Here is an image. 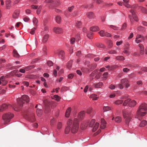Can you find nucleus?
<instances>
[{
	"mask_svg": "<svg viewBox=\"0 0 147 147\" xmlns=\"http://www.w3.org/2000/svg\"><path fill=\"white\" fill-rule=\"evenodd\" d=\"M71 110V107H69L67 109L65 113V116L66 117L68 118L69 116Z\"/></svg>",
	"mask_w": 147,
	"mask_h": 147,
	"instance_id": "14",
	"label": "nucleus"
},
{
	"mask_svg": "<svg viewBox=\"0 0 147 147\" xmlns=\"http://www.w3.org/2000/svg\"><path fill=\"white\" fill-rule=\"evenodd\" d=\"M118 87L120 89H122L123 88V85L121 84H119L117 85Z\"/></svg>",
	"mask_w": 147,
	"mask_h": 147,
	"instance_id": "58",
	"label": "nucleus"
},
{
	"mask_svg": "<svg viewBox=\"0 0 147 147\" xmlns=\"http://www.w3.org/2000/svg\"><path fill=\"white\" fill-rule=\"evenodd\" d=\"M99 125V124L98 122H96L94 125L93 128V131L94 132L98 128Z\"/></svg>",
	"mask_w": 147,
	"mask_h": 147,
	"instance_id": "25",
	"label": "nucleus"
},
{
	"mask_svg": "<svg viewBox=\"0 0 147 147\" xmlns=\"http://www.w3.org/2000/svg\"><path fill=\"white\" fill-rule=\"evenodd\" d=\"M123 102V100H117L114 102V104L116 105H119L122 104Z\"/></svg>",
	"mask_w": 147,
	"mask_h": 147,
	"instance_id": "36",
	"label": "nucleus"
},
{
	"mask_svg": "<svg viewBox=\"0 0 147 147\" xmlns=\"http://www.w3.org/2000/svg\"><path fill=\"white\" fill-rule=\"evenodd\" d=\"M130 101V98H128L126 100H125L123 103V105L124 106H126L127 104L128 105L129 103V102Z\"/></svg>",
	"mask_w": 147,
	"mask_h": 147,
	"instance_id": "37",
	"label": "nucleus"
},
{
	"mask_svg": "<svg viewBox=\"0 0 147 147\" xmlns=\"http://www.w3.org/2000/svg\"><path fill=\"white\" fill-rule=\"evenodd\" d=\"M35 67V66L34 65H32L25 67V69L26 71H28L29 70L33 69Z\"/></svg>",
	"mask_w": 147,
	"mask_h": 147,
	"instance_id": "28",
	"label": "nucleus"
},
{
	"mask_svg": "<svg viewBox=\"0 0 147 147\" xmlns=\"http://www.w3.org/2000/svg\"><path fill=\"white\" fill-rule=\"evenodd\" d=\"M137 29L139 31H143L145 30V28L144 27L142 26H139L137 27Z\"/></svg>",
	"mask_w": 147,
	"mask_h": 147,
	"instance_id": "44",
	"label": "nucleus"
},
{
	"mask_svg": "<svg viewBox=\"0 0 147 147\" xmlns=\"http://www.w3.org/2000/svg\"><path fill=\"white\" fill-rule=\"evenodd\" d=\"M95 119H92L91 120V121L89 123V126L90 127H92L94 125V124L95 123Z\"/></svg>",
	"mask_w": 147,
	"mask_h": 147,
	"instance_id": "35",
	"label": "nucleus"
},
{
	"mask_svg": "<svg viewBox=\"0 0 147 147\" xmlns=\"http://www.w3.org/2000/svg\"><path fill=\"white\" fill-rule=\"evenodd\" d=\"M31 8L33 9H37L38 8V6L37 5H32L31 6Z\"/></svg>",
	"mask_w": 147,
	"mask_h": 147,
	"instance_id": "56",
	"label": "nucleus"
},
{
	"mask_svg": "<svg viewBox=\"0 0 147 147\" xmlns=\"http://www.w3.org/2000/svg\"><path fill=\"white\" fill-rule=\"evenodd\" d=\"M138 46L140 48V53L141 55H143L144 53V48L143 45L142 44H139Z\"/></svg>",
	"mask_w": 147,
	"mask_h": 147,
	"instance_id": "17",
	"label": "nucleus"
},
{
	"mask_svg": "<svg viewBox=\"0 0 147 147\" xmlns=\"http://www.w3.org/2000/svg\"><path fill=\"white\" fill-rule=\"evenodd\" d=\"M139 9L141 10L142 12L147 14V9L142 6L139 7Z\"/></svg>",
	"mask_w": 147,
	"mask_h": 147,
	"instance_id": "39",
	"label": "nucleus"
},
{
	"mask_svg": "<svg viewBox=\"0 0 147 147\" xmlns=\"http://www.w3.org/2000/svg\"><path fill=\"white\" fill-rule=\"evenodd\" d=\"M53 31L56 34H59L63 33V29L59 27H55L53 28Z\"/></svg>",
	"mask_w": 147,
	"mask_h": 147,
	"instance_id": "9",
	"label": "nucleus"
},
{
	"mask_svg": "<svg viewBox=\"0 0 147 147\" xmlns=\"http://www.w3.org/2000/svg\"><path fill=\"white\" fill-rule=\"evenodd\" d=\"M11 74L14 75L15 76L18 77H20L22 76V74L20 73H19L18 71L17 70H15L11 71V73H10V75Z\"/></svg>",
	"mask_w": 147,
	"mask_h": 147,
	"instance_id": "10",
	"label": "nucleus"
},
{
	"mask_svg": "<svg viewBox=\"0 0 147 147\" xmlns=\"http://www.w3.org/2000/svg\"><path fill=\"white\" fill-rule=\"evenodd\" d=\"M116 59L118 60H123L124 59V58L123 56H119L116 57Z\"/></svg>",
	"mask_w": 147,
	"mask_h": 147,
	"instance_id": "42",
	"label": "nucleus"
},
{
	"mask_svg": "<svg viewBox=\"0 0 147 147\" xmlns=\"http://www.w3.org/2000/svg\"><path fill=\"white\" fill-rule=\"evenodd\" d=\"M75 39L76 41H79L81 39L80 36L79 34H77L75 36Z\"/></svg>",
	"mask_w": 147,
	"mask_h": 147,
	"instance_id": "47",
	"label": "nucleus"
},
{
	"mask_svg": "<svg viewBox=\"0 0 147 147\" xmlns=\"http://www.w3.org/2000/svg\"><path fill=\"white\" fill-rule=\"evenodd\" d=\"M18 104L16 107H15L14 109L16 111H19L22 109L23 104L24 102L27 103H28L30 101V99L28 96L26 95H24L22 96L21 98H18L17 99Z\"/></svg>",
	"mask_w": 147,
	"mask_h": 147,
	"instance_id": "2",
	"label": "nucleus"
},
{
	"mask_svg": "<svg viewBox=\"0 0 147 147\" xmlns=\"http://www.w3.org/2000/svg\"><path fill=\"white\" fill-rule=\"evenodd\" d=\"M136 102L134 100H131L130 99V101L129 103L128 106L130 107H134L136 104Z\"/></svg>",
	"mask_w": 147,
	"mask_h": 147,
	"instance_id": "13",
	"label": "nucleus"
},
{
	"mask_svg": "<svg viewBox=\"0 0 147 147\" xmlns=\"http://www.w3.org/2000/svg\"><path fill=\"white\" fill-rule=\"evenodd\" d=\"M26 70H25V68L24 69H21L19 70V71L22 73H24L26 72Z\"/></svg>",
	"mask_w": 147,
	"mask_h": 147,
	"instance_id": "62",
	"label": "nucleus"
},
{
	"mask_svg": "<svg viewBox=\"0 0 147 147\" xmlns=\"http://www.w3.org/2000/svg\"><path fill=\"white\" fill-rule=\"evenodd\" d=\"M47 65L49 67H51L53 66V63L52 62L50 61H48L47 62Z\"/></svg>",
	"mask_w": 147,
	"mask_h": 147,
	"instance_id": "52",
	"label": "nucleus"
},
{
	"mask_svg": "<svg viewBox=\"0 0 147 147\" xmlns=\"http://www.w3.org/2000/svg\"><path fill=\"white\" fill-rule=\"evenodd\" d=\"M74 76V75L72 74H69L68 76V78L69 79H72Z\"/></svg>",
	"mask_w": 147,
	"mask_h": 147,
	"instance_id": "59",
	"label": "nucleus"
},
{
	"mask_svg": "<svg viewBox=\"0 0 147 147\" xmlns=\"http://www.w3.org/2000/svg\"><path fill=\"white\" fill-rule=\"evenodd\" d=\"M53 99L55 100H56L57 101H59L60 99L61 98L57 95H55L53 96Z\"/></svg>",
	"mask_w": 147,
	"mask_h": 147,
	"instance_id": "34",
	"label": "nucleus"
},
{
	"mask_svg": "<svg viewBox=\"0 0 147 147\" xmlns=\"http://www.w3.org/2000/svg\"><path fill=\"white\" fill-rule=\"evenodd\" d=\"M55 54H58L59 57L62 60H64L65 58V53L62 50H57L55 52Z\"/></svg>",
	"mask_w": 147,
	"mask_h": 147,
	"instance_id": "5",
	"label": "nucleus"
},
{
	"mask_svg": "<svg viewBox=\"0 0 147 147\" xmlns=\"http://www.w3.org/2000/svg\"><path fill=\"white\" fill-rule=\"evenodd\" d=\"M108 44L109 48H111L113 46L112 41L110 40H109L108 41Z\"/></svg>",
	"mask_w": 147,
	"mask_h": 147,
	"instance_id": "43",
	"label": "nucleus"
},
{
	"mask_svg": "<svg viewBox=\"0 0 147 147\" xmlns=\"http://www.w3.org/2000/svg\"><path fill=\"white\" fill-rule=\"evenodd\" d=\"M121 83L124 85L126 88H128L130 86L129 81L126 78L122 79Z\"/></svg>",
	"mask_w": 147,
	"mask_h": 147,
	"instance_id": "7",
	"label": "nucleus"
},
{
	"mask_svg": "<svg viewBox=\"0 0 147 147\" xmlns=\"http://www.w3.org/2000/svg\"><path fill=\"white\" fill-rule=\"evenodd\" d=\"M92 111V108L90 107L86 111V113L88 114H90Z\"/></svg>",
	"mask_w": 147,
	"mask_h": 147,
	"instance_id": "48",
	"label": "nucleus"
},
{
	"mask_svg": "<svg viewBox=\"0 0 147 147\" xmlns=\"http://www.w3.org/2000/svg\"><path fill=\"white\" fill-rule=\"evenodd\" d=\"M74 7V5H72L71 7H69L68 8V10L69 11L71 12Z\"/></svg>",
	"mask_w": 147,
	"mask_h": 147,
	"instance_id": "50",
	"label": "nucleus"
},
{
	"mask_svg": "<svg viewBox=\"0 0 147 147\" xmlns=\"http://www.w3.org/2000/svg\"><path fill=\"white\" fill-rule=\"evenodd\" d=\"M49 38V35L48 34H46L43 37L42 40V42L44 43H46L47 41Z\"/></svg>",
	"mask_w": 147,
	"mask_h": 147,
	"instance_id": "22",
	"label": "nucleus"
},
{
	"mask_svg": "<svg viewBox=\"0 0 147 147\" xmlns=\"http://www.w3.org/2000/svg\"><path fill=\"white\" fill-rule=\"evenodd\" d=\"M99 33L101 36L103 37L104 36H105V32L103 30H101L99 32Z\"/></svg>",
	"mask_w": 147,
	"mask_h": 147,
	"instance_id": "46",
	"label": "nucleus"
},
{
	"mask_svg": "<svg viewBox=\"0 0 147 147\" xmlns=\"http://www.w3.org/2000/svg\"><path fill=\"white\" fill-rule=\"evenodd\" d=\"M105 67L107 68H109V70H111L113 69H115L118 67V66L116 65H113L110 67L109 65L105 66Z\"/></svg>",
	"mask_w": 147,
	"mask_h": 147,
	"instance_id": "26",
	"label": "nucleus"
},
{
	"mask_svg": "<svg viewBox=\"0 0 147 147\" xmlns=\"http://www.w3.org/2000/svg\"><path fill=\"white\" fill-rule=\"evenodd\" d=\"M85 112L84 111H81L78 114V117L80 118H82L84 116Z\"/></svg>",
	"mask_w": 147,
	"mask_h": 147,
	"instance_id": "30",
	"label": "nucleus"
},
{
	"mask_svg": "<svg viewBox=\"0 0 147 147\" xmlns=\"http://www.w3.org/2000/svg\"><path fill=\"white\" fill-rule=\"evenodd\" d=\"M36 113L38 116H40L42 114V111L41 109H37Z\"/></svg>",
	"mask_w": 147,
	"mask_h": 147,
	"instance_id": "33",
	"label": "nucleus"
},
{
	"mask_svg": "<svg viewBox=\"0 0 147 147\" xmlns=\"http://www.w3.org/2000/svg\"><path fill=\"white\" fill-rule=\"evenodd\" d=\"M147 111V104L143 103L139 106L136 113L135 117L139 118L143 117L146 114Z\"/></svg>",
	"mask_w": 147,
	"mask_h": 147,
	"instance_id": "3",
	"label": "nucleus"
},
{
	"mask_svg": "<svg viewBox=\"0 0 147 147\" xmlns=\"http://www.w3.org/2000/svg\"><path fill=\"white\" fill-rule=\"evenodd\" d=\"M106 122L105 120L103 119H101V125H100V128L102 129H104L105 128Z\"/></svg>",
	"mask_w": 147,
	"mask_h": 147,
	"instance_id": "12",
	"label": "nucleus"
},
{
	"mask_svg": "<svg viewBox=\"0 0 147 147\" xmlns=\"http://www.w3.org/2000/svg\"><path fill=\"white\" fill-rule=\"evenodd\" d=\"M147 124V121L145 120H143L140 123L139 126L140 127H143Z\"/></svg>",
	"mask_w": 147,
	"mask_h": 147,
	"instance_id": "18",
	"label": "nucleus"
},
{
	"mask_svg": "<svg viewBox=\"0 0 147 147\" xmlns=\"http://www.w3.org/2000/svg\"><path fill=\"white\" fill-rule=\"evenodd\" d=\"M20 12V11L19 9L16 10L13 14V18L15 19L18 18Z\"/></svg>",
	"mask_w": 147,
	"mask_h": 147,
	"instance_id": "8",
	"label": "nucleus"
},
{
	"mask_svg": "<svg viewBox=\"0 0 147 147\" xmlns=\"http://www.w3.org/2000/svg\"><path fill=\"white\" fill-rule=\"evenodd\" d=\"M90 30L93 32H96L99 30V27L97 26H94L91 27L90 28Z\"/></svg>",
	"mask_w": 147,
	"mask_h": 147,
	"instance_id": "21",
	"label": "nucleus"
},
{
	"mask_svg": "<svg viewBox=\"0 0 147 147\" xmlns=\"http://www.w3.org/2000/svg\"><path fill=\"white\" fill-rule=\"evenodd\" d=\"M110 26L111 28H112L114 30H116L118 29V28L116 26H114L113 25H110Z\"/></svg>",
	"mask_w": 147,
	"mask_h": 147,
	"instance_id": "63",
	"label": "nucleus"
},
{
	"mask_svg": "<svg viewBox=\"0 0 147 147\" xmlns=\"http://www.w3.org/2000/svg\"><path fill=\"white\" fill-rule=\"evenodd\" d=\"M111 108L109 106H104L103 107V110L104 112H106L110 110Z\"/></svg>",
	"mask_w": 147,
	"mask_h": 147,
	"instance_id": "40",
	"label": "nucleus"
},
{
	"mask_svg": "<svg viewBox=\"0 0 147 147\" xmlns=\"http://www.w3.org/2000/svg\"><path fill=\"white\" fill-rule=\"evenodd\" d=\"M8 105L6 104H4L0 106V112H2L8 108Z\"/></svg>",
	"mask_w": 147,
	"mask_h": 147,
	"instance_id": "20",
	"label": "nucleus"
},
{
	"mask_svg": "<svg viewBox=\"0 0 147 147\" xmlns=\"http://www.w3.org/2000/svg\"><path fill=\"white\" fill-rule=\"evenodd\" d=\"M122 115L123 118L125 119V123L127 124L128 125L133 120L132 115L131 112L123 110L122 111Z\"/></svg>",
	"mask_w": 147,
	"mask_h": 147,
	"instance_id": "4",
	"label": "nucleus"
},
{
	"mask_svg": "<svg viewBox=\"0 0 147 147\" xmlns=\"http://www.w3.org/2000/svg\"><path fill=\"white\" fill-rule=\"evenodd\" d=\"M79 125V121L77 118L73 120L69 119L67 121L65 130V133L67 134L70 131L72 134H76L78 130Z\"/></svg>",
	"mask_w": 147,
	"mask_h": 147,
	"instance_id": "1",
	"label": "nucleus"
},
{
	"mask_svg": "<svg viewBox=\"0 0 147 147\" xmlns=\"http://www.w3.org/2000/svg\"><path fill=\"white\" fill-rule=\"evenodd\" d=\"M90 97L92 98V100H97L98 98V96H97V95L95 94H92L91 95Z\"/></svg>",
	"mask_w": 147,
	"mask_h": 147,
	"instance_id": "24",
	"label": "nucleus"
},
{
	"mask_svg": "<svg viewBox=\"0 0 147 147\" xmlns=\"http://www.w3.org/2000/svg\"><path fill=\"white\" fill-rule=\"evenodd\" d=\"M63 127L62 123L61 122H59L57 125V129L58 130L61 129Z\"/></svg>",
	"mask_w": 147,
	"mask_h": 147,
	"instance_id": "29",
	"label": "nucleus"
},
{
	"mask_svg": "<svg viewBox=\"0 0 147 147\" xmlns=\"http://www.w3.org/2000/svg\"><path fill=\"white\" fill-rule=\"evenodd\" d=\"M12 54L13 56L16 58H18L20 57V55L17 51L15 49L13 50Z\"/></svg>",
	"mask_w": 147,
	"mask_h": 147,
	"instance_id": "19",
	"label": "nucleus"
},
{
	"mask_svg": "<svg viewBox=\"0 0 147 147\" xmlns=\"http://www.w3.org/2000/svg\"><path fill=\"white\" fill-rule=\"evenodd\" d=\"M72 60H70L66 64V66L68 69H70L72 67Z\"/></svg>",
	"mask_w": 147,
	"mask_h": 147,
	"instance_id": "31",
	"label": "nucleus"
},
{
	"mask_svg": "<svg viewBox=\"0 0 147 147\" xmlns=\"http://www.w3.org/2000/svg\"><path fill=\"white\" fill-rule=\"evenodd\" d=\"M121 118L120 116H117L115 119V121L117 123L121 122Z\"/></svg>",
	"mask_w": 147,
	"mask_h": 147,
	"instance_id": "27",
	"label": "nucleus"
},
{
	"mask_svg": "<svg viewBox=\"0 0 147 147\" xmlns=\"http://www.w3.org/2000/svg\"><path fill=\"white\" fill-rule=\"evenodd\" d=\"M23 84L24 86H26V87H28L29 85V83L27 81H24L23 82Z\"/></svg>",
	"mask_w": 147,
	"mask_h": 147,
	"instance_id": "61",
	"label": "nucleus"
},
{
	"mask_svg": "<svg viewBox=\"0 0 147 147\" xmlns=\"http://www.w3.org/2000/svg\"><path fill=\"white\" fill-rule=\"evenodd\" d=\"M124 2V5L127 8H130L131 7V6L129 4V0H123Z\"/></svg>",
	"mask_w": 147,
	"mask_h": 147,
	"instance_id": "16",
	"label": "nucleus"
},
{
	"mask_svg": "<svg viewBox=\"0 0 147 147\" xmlns=\"http://www.w3.org/2000/svg\"><path fill=\"white\" fill-rule=\"evenodd\" d=\"M92 33L90 32L87 34V36L88 38L91 39L92 38Z\"/></svg>",
	"mask_w": 147,
	"mask_h": 147,
	"instance_id": "51",
	"label": "nucleus"
},
{
	"mask_svg": "<svg viewBox=\"0 0 147 147\" xmlns=\"http://www.w3.org/2000/svg\"><path fill=\"white\" fill-rule=\"evenodd\" d=\"M78 15V12L77 11H74L71 15V16L75 17Z\"/></svg>",
	"mask_w": 147,
	"mask_h": 147,
	"instance_id": "55",
	"label": "nucleus"
},
{
	"mask_svg": "<svg viewBox=\"0 0 147 147\" xmlns=\"http://www.w3.org/2000/svg\"><path fill=\"white\" fill-rule=\"evenodd\" d=\"M103 84L101 82H99L98 83L94 84V87L96 88H101Z\"/></svg>",
	"mask_w": 147,
	"mask_h": 147,
	"instance_id": "23",
	"label": "nucleus"
},
{
	"mask_svg": "<svg viewBox=\"0 0 147 147\" xmlns=\"http://www.w3.org/2000/svg\"><path fill=\"white\" fill-rule=\"evenodd\" d=\"M108 53L110 54H116L117 52L116 50H112L108 51Z\"/></svg>",
	"mask_w": 147,
	"mask_h": 147,
	"instance_id": "45",
	"label": "nucleus"
},
{
	"mask_svg": "<svg viewBox=\"0 0 147 147\" xmlns=\"http://www.w3.org/2000/svg\"><path fill=\"white\" fill-rule=\"evenodd\" d=\"M55 20L57 23H60L61 20V18L60 16H57L55 18Z\"/></svg>",
	"mask_w": 147,
	"mask_h": 147,
	"instance_id": "32",
	"label": "nucleus"
},
{
	"mask_svg": "<svg viewBox=\"0 0 147 147\" xmlns=\"http://www.w3.org/2000/svg\"><path fill=\"white\" fill-rule=\"evenodd\" d=\"M82 25V23L80 21H78L76 24V26L78 28H80L81 27Z\"/></svg>",
	"mask_w": 147,
	"mask_h": 147,
	"instance_id": "38",
	"label": "nucleus"
},
{
	"mask_svg": "<svg viewBox=\"0 0 147 147\" xmlns=\"http://www.w3.org/2000/svg\"><path fill=\"white\" fill-rule=\"evenodd\" d=\"M2 118L4 121V123L6 124L9 122V113H5L3 115Z\"/></svg>",
	"mask_w": 147,
	"mask_h": 147,
	"instance_id": "6",
	"label": "nucleus"
},
{
	"mask_svg": "<svg viewBox=\"0 0 147 147\" xmlns=\"http://www.w3.org/2000/svg\"><path fill=\"white\" fill-rule=\"evenodd\" d=\"M55 122V120L54 119H51L50 121V124L51 125H53Z\"/></svg>",
	"mask_w": 147,
	"mask_h": 147,
	"instance_id": "64",
	"label": "nucleus"
},
{
	"mask_svg": "<svg viewBox=\"0 0 147 147\" xmlns=\"http://www.w3.org/2000/svg\"><path fill=\"white\" fill-rule=\"evenodd\" d=\"M97 47L100 48H103L104 47V46L101 43H98L96 45Z\"/></svg>",
	"mask_w": 147,
	"mask_h": 147,
	"instance_id": "54",
	"label": "nucleus"
},
{
	"mask_svg": "<svg viewBox=\"0 0 147 147\" xmlns=\"http://www.w3.org/2000/svg\"><path fill=\"white\" fill-rule=\"evenodd\" d=\"M33 23L36 25L37 24L38 20L35 18H34L33 19Z\"/></svg>",
	"mask_w": 147,
	"mask_h": 147,
	"instance_id": "53",
	"label": "nucleus"
},
{
	"mask_svg": "<svg viewBox=\"0 0 147 147\" xmlns=\"http://www.w3.org/2000/svg\"><path fill=\"white\" fill-rule=\"evenodd\" d=\"M86 16L90 19L94 18V15L92 12H89L86 13Z\"/></svg>",
	"mask_w": 147,
	"mask_h": 147,
	"instance_id": "15",
	"label": "nucleus"
},
{
	"mask_svg": "<svg viewBox=\"0 0 147 147\" xmlns=\"http://www.w3.org/2000/svg\"><path fill=\"white\" fill-rule=\"evenodd\" d=\"M108 73L105 72L103 74V78L104 80H106L107 78Z\"/></svg>",
	"mask_w": 147,
	"mask_h": 147,
	"instance_id": "41",
	"label": "nucleus"
},
{
	"mask_svg": "<svg viewBox=\"0 0 147 147\" xmlns=\"http://www.w3.org/2000/svg\"><path fill=\"white\" fill-rule=\"evenodd\" d=\"M88 125V121L82 122L81 124L80 127L82 129H84L86 128Z\"/></svg>",
	"mask_w": 147,
	"mask_h": 147,
	"instance_id": "11",
	"label": "nucleus"
},
{
	"mask_svg": "<svg viewBox=\"0 0 147 147\" xmlns=\"http://www.w3.org/2000/svg\"><path fill=\"white\" fill-rule=\"evenodd\" d=\"M76 40L75 38L74 37H72L70 39V43L71 44H73L74 43L75 40Z\"/></svg>",
	"mask_w": 147,
	"mask_h": 147,
	"instance_id": "49",
	"label": "nucleus"
},
{
	"mask_svg": "<svg viewBox=\"0 0 147 147\" xmlns=\"http://www.w3.org/2000/svg\"><path fill=\"white\" fill-rule=\"evenodd\" d=\"M41 7L40 6L37 9L36 11V13L37 14H39L40 13V11L41 10Z\"/></svg>",
	"mask_w": 147,
	"mask_h": 147,
	"instance_id": "60",
	"label": "nucleus"
},
{
	"mask_svg": "<svg viewBox=\"0 0 147 147\" xmlns=\"http://www.w3.org/2000/svg\"><path fill=\"white\" fill-rule=\"evenodd\" d=\"M55 7H57L60 4V1L59 0H58L57 2H55Z\"/></svg>",
	"mask_w": 147,
	"mask_h": 147,
	"instance_id": "57",
	"label": "nucleus"
}]
</instances>
